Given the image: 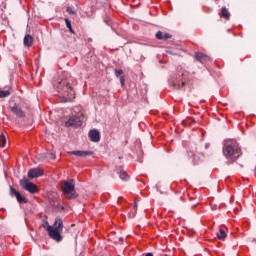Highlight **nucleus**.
Masks as SVG:
<instances>
[{"label":"nucleus","instance_id":"nucleus-20","mask_svg":"<svg viewBox=\"0 0 256 256\" xmlns=\"http://www.w3.org/2000/svg\"><path fill=\"white\" fill-rule=\"evenodd\" d=\"M9 95H11V92L9 90H0V99L9 97Z\"/></svg>","mask_w":256,"mask_h":256},{"label":"nucleus","instance_id":"nucleus-24","mask_svg":"<svg viewBox=\"0 0 256 256\" xmlns=\"http://www.w3.org/2000/svg\"><path fill=\"white\" fill-rule=\"evenodd\" d=\"M120 83L122 87L125 85V76L120 77Z\"/></svg>","mask_w":256,"mask_h":256},{"label":"nucleus","instance_id":"nucleus-2","mask_svg":"<svg viewBox=\"0 0 256 256\" xmlns=\"http://www.w3.org/2000/svg\"><path fill=\"white\" fill-rule=\"evenodd\" d=\"M223 155L230 163H235L237 159L242 155L241 146L236 140L228 139L223 142Z\"/></svg>","mask_w":256,"mask_h":256},{"label":"nucleus","instance_id":"nucleus-11","mask_svg":"<svg viewBox=\"0 0 256 256\" xmlns=\"http://www.w3.org/2000/svg\"><path fill=\"white\" fill-rule=\"evenodd\" d=\"M10 109L12 113L16 115V117H19L20 119H23V117H25V112L23 111V109H21V107H19V105L15 104Z\"/></svg>","mask_w":256,"mask_h":256},{"label":"nucleus","instance_id":"nucleus-22","mask_svg":"<svg viewBox=\"0 0 256 256\" xmlns=\"http://www.w3.org/2000/svg\"><path fill=\"white\" fill-rule=\"evenodd\" d=\"M67 12L69 13V15H75L77 12H75V9L68 7L67 8Z\"/></svg>","mask_w":256,"mask_h":256},{"label":"nucleus","instance_id":"nucleus-10","mask_svg":"<svg viewBox=\"0 0 256 256\" xmlns=\"http://www.w3.org/2000/svg\"><path fill=\"white\" fill-rule=\"evenodd\" d=\"M89 137L91 141H93V143H99V141H101V133L99 132V130H90Z\"/></svg>","mask_w":256,"mask_h":256},{"label":"nucleus","instance_id":"nucleus-5","mask_svg":"<svg viewBox=\"0 0 256 256\" xmlns=\"http://www.w3.org/2000/svg\"><path fill=\"white\" fill-rule=\"evenodd\" d=\"M187 79H189V73L185 70H178L176 79H171L169 83L174 89H182V87H185Z\"/></svg>","mask_w":256,"mask_h":256},{"label":"nucleus","instance_id":"nucleus-3","mask_svg":"<svg viewBox=\"0 0 256 256\" xmlns=\"http://www.w3.org/2000/svg\"><path fill=\"white\" fill-rule=\"evenodd\" d=\"M43 227L48 232L49 237L54 241L59 243L63 240V236H61V233H63V219L61 217H57L52 226L49 225V222H45Z\"/></svg>","mask_w":256,"mask_h":256},{"label":"nucleus","instance_id":"nucleus-14","mask_svg":"<svg viewBox=\"0 0 256 256\" xmlns=\"http://www.w3.org/2000/svg\"><path fill=\"white\" fill-rule=\"evenodd\" d=\"M155 37L156 39H159V41H167V39H171V34L158 31Z\"/></svg>","mask_w":256,"mask_h":256},{"label":"nucleus","instance_id":"nucleus-21","mask_svg":"<svg viewBox=\"0 0 256 256\" xmlns=\"http://www.w3.org/2000/svg\"><path fill=\"white\" fill-rule=\"evenodd\" d=\"M65 23H66V27H67V29H69V31H70V33H75L74 31H73V28L71 27V20H69V19H65Z\"/></svg>","mask_w":256,"mask_h":256},{"label":"nucleus","instance_id":"nucleus-6","mask_svg":"<svg viewBox=\"0 0 256 256\" xmlns=\"http://www.w3.org/2000/svg\"><path fill=\"white\" fill-rule=\"evenodd\" d=\"M20 185L24 191H28L32 195L37 193V185L33 184V182L29 181L27 178H23L20 180Z\"/></svg>","mask_w":256,"mask_h":256},{"label":"nucleus","instance_id":"nucleus-17","mask_svg":"<svg viewBox=\"0 0 256 256\" xmlns=\"http://www.w3.org/2000/svg\"><path fill=\"white\" fill-rule=\"evenodd\" d=\"M216 235L220 240H223L227 237V233H225V230H223V228H220L219 232H217Z\"/></svg>","mask_w":256,"mask_h":256},{"label":"nucleus","instance_id":"nucleus-26","mask_svg":"<svg viewBox=\"0 0 256 256\" xmlns=\"http://www.w3.org/2000/svg\"><path fill=\"white\" fill-rule=\"evenodd\" d=\"M134 208L137 209V201H135Z\"/></svg>","mask_w":256,"mask_h":256},{"label":"nucleus","instance_id":"nucleus-16","mask_svg":"<svg viewBox=\"0 0 256 256\" xmlns=\"http://www.w3.org/2000/svg\"><path fill=\"white\" fill-rule=\"evenodd\" d=\"M119 177L122 181H129V174H127V172L123 169L119 170Z\"/></svg>","mask_w":256,"mask_h":256},{"label":"nucleus","instance_id":"nucleus-28","mask_svg":"<svg viewBox=\"0 0 256 256\" xmlns=\"http://www.w3.org/2000/svg\"><path fill=\"white\" fill-rule=\"evenodd\" d=\"M212 209H216V207H212Z\"/></svg>","mask_w":256,"mask_h":256},{"label":"nucleus","instance_id":"nucleus-18","mask_svg":"<svg viewBox=\"0 0 256 256\" xmlns=\"http://www.w3.org/2000/svg\"><path fill=\"white\" fill-rule=\"evenodd\" d=\"M7 145V138L5 137V134H0V146L5 147Z\"/></svg>","mask_w":256,"mask_h":256},{"label":"nucleus","instance_id":"nucleus-13","mask_svg":"<svg viewBox=\"0 0 256 256\" xmlns=\"http://www.w3.org/2000/svg\"><path fill=\"white\" fill-rule=\"evenodd\" d=\"M195 58L200 62V63H207V61H211V58L201 52H197L195 54Z\"/></svg>","mask_w":256,"mask_h":256},{"label":"nucleus","instance_id":"nucleus-19","mask_svg":"<svg viewBox=\"0 0 256 256\" xmlns=\"http://www.w3.org/2000/svg\"><path fill=\"white\" fill-rule=\"evenodd\" d=\"M230 15L231 14H229V10H227V8H222L221 17L224 19H229Z\"/></svg>","mask_w":256,"mask_h":256},{"label":"nucleus","instance_id":"nucleus-29","mask_svg":"<svg viewBox=\"0 0 256 256\" xmlns=\"http://www.w3.org/2000/svg\"><path fill=\"white\" fill-rule=\"evenodd\" d=\"M194 159H195V155H193Z\"/></svg>","mask_w":256,"mask_h":256},{"label":"nucleus","instance_id":"nucleus-7","mask_svg":"<svg viewBox=\"0 0 256 256\" xmlns=\"http://www.w3.org/2000/svg\"><path fill=\"white\" fill-rule=\"evenodd\" d=\"M10 195L12 197H16L18 203H27V198L23 195H21V193L19 191H17L15 188H13V186H10Z\"/></svg>","mask_w":256,"mask_h":256},{"label":"nucleus","instance_id":"nucleus-25","mask_svg":"<svg viewBox=\"0 0 256 256\" xmlns=\"http://www.w3.org/2000/svg\"><path fill=\"white\" fill-rule=\"evenodd\" d=\"M145 256H153V253H147Z\"/></svg>","mask_w":256,"mask_h":256},{"label":"nucleus","instance_id":"nucleus-4","mask_svg":"<svg viewBox=\"0 0 256 256\" xmlns=\"http://www.w3.org/2000/svg\"><path fill=\"white\" fill-rule=\"evenodd\" d=\"M62 193L66 197V199H77L79 194L75 190V180L70 179L65 181L62 185Z\"/></svg>","mask_w":256,"mask_h":256},{"label":"nucleus","instance_id":"nucleus-8","mask_svg":"<svg viewBox=\"0 0 256 256\" xmlns=\"http://www.w3.org/2000/svg\"><path fill=\"white\" fill-rule=\"evenodd\" d=\"M66 127H81V118L79 116H72L66 122Z\"/></svg>","mask_w":256,"mask_h":256},{"label":"nucleus","instance_id":"nucleus-23","mask_svg":"<svg viewBox=\"0 0 256 256\" xmlns=\"http://www.w3.org/2000/svg\"><path fill=\"white\" fill-rule=\"evenodd\" d=\"M115 75L116 77H121V75H123V70L121 69L115 70Z\"/></svg>","mask_w":256,"mask_h":256},{"label":"nucleus","instance_id":"nucleus-15","mask_svg":"<svg viewBox=\"0 0 256 256\" xmlns=\"http://www.w3.org/2000/svg\"><path fill=\"white\" fill-rule=\"evenodd\" d=\"M24 45L25 47H31V45H33V37H31V35H25Z\"/></svg>","mask_w":256,"mask_h":256},{"label":"nucleus","instance_id":"nucleus-27","mask_svg":"<svg viewBox=\"0 0 256 256\" xmlns=\"http://www.w3.org/2000/svg\"><path fill=\"white\" fill-rule=\"evenodd\" d=\"M253 242H254V243H256V238H255V239H253Z\"/></svg>","mask_w":256,"mask_h":256},{"label":"nucleus","instance_id":"nucleus-1","mask_svg":"<svg viewBox=\"0 0 256 256\" xmlns=\"http://www.w3.org/2000/svg\"><path fill=\"white\" fill-rule=\"evenodd\" d=\"M75 85L77 80L67 74L65 78L53 83L57 92L66 99V101H73L75 99Z\"/></svg>","mask_w":256,"mask_h":256},{"label":"nucleus","instance_id":"nucleus-9","mask_svg":"<svg viewBox=\"0 0 256 256\" xmlns=\"http://www.w3.org/2000/svg\"><path fill=\"white\" fill-rule=\"evenodd\" d=\"M43 170L40 168H32L28 171L29 179H37V177H42Z\"/></svg>","mask_w":256,"mask_h":256},{"label":"nucleus","instance_id":"nucleus-12","mask_svg":"<svg viewBox=\"0 0 256 256\" xmlns=\"http://www.w3.org/2000/svg\"><path fill=\"white\" fill-rule=\"evenodd\" d=\"M69 155H75L76 157H89V155H93V152L91 151H81V150H75L68 152Z\"/></svg>","mask_w":256,"mask_h":256}]
</instances>
